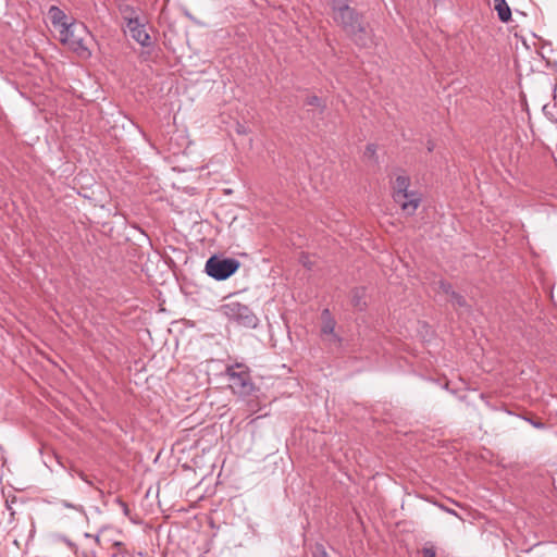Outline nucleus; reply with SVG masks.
I'll return each instance as SVG.
<instances>
[{"mask_svg": "<svg viewBox=\"0 0 557 557\" xmlns=\"http://www.w3.org/2000/svg\"><path fill=\"white\" fill-rule=\"evenodd\" d=\"M333 20L358 46L364 47L368 45L369 38L362 25L361 16L348 4H335Z\"/></svg>", "mask_w": 557, "mask_h": 557, "instance_id": "nucleus-1", "label": "nucleus"}, {"mask_svg": "<svg viewBox=\"0 0 557 557\" xmlns=\"http://www.w3.org/2000/svg\"><path fill=\"white\" fill-rule=\"evenodd\" d=\"M59 33L60 41L67 46L69 49L82 58L90 57L91 53L85 45V39L90 33L84 23L73 21L67 26H64V28H61Z\"/></svg>", "mask_w": 557, "mask_h": 557, "instance_id": "nucleus-2", "label": "nucleus"}, {"mask_svg": "<svg viewBox=\"0 0 557 557\" xmlns=\"http://www.w3.org/2000/svg\"><path fill=\"white\" fill-rule=\"evenodd\" d=\"M219 312L240 326L255 327L258 323V319L250 308L237 300H227L220 306Z\"/></svg>", "mask_w": 557, "mask_h": 557, "instance_id": "nucleus-3", "label": "nucleus"}, {"mask_svg": "<svg viewBox=\"0 0 557 557\" xmlns=\"http://www.w3.org/2000/svg\"><path fill=\"white\" fill-rule=\"evenodd\" d=\"M226 374L230 380V387L235 394L248 396L252 393L255 386L247 366L238 362L227 366Z\"/></svg>", "mask_w": 557, "mask_h": 557, "instance_id": "nucleus-4", "label": "nucleus"}, {"mask_svg": "<svg viewBox=\"0 0 557 557\" xmlns=\"http://www.w3.org/2000/svg\"><path fill=\"white\" fill-rule=\"evenodd\" d=\"M239 268V261L232 258L221 259L210 257L206 262V273L218 281H223L233 275Z\"/></svg>", "mask_w": 557, "mask_h": 557, "instance_id": "nucleus-5", "label": "nucleus"}, {"mask_svg": "<svg viewBox=\"0 0 557 557\" xmlns=\"http://www.w3.org/2000/svg\"><path fill=\"white\" fill-rule=\"evenodd\" d=\"M321 335L330 344L341 347L343 344V338L335 332L336 321L332 317L329 309H324L321 313Z\"/></svg>", "mask_w": 557, "mask_h": 557, "instance_id": "nucleus-6", "label": "nucleus"}, {"mask_svg": "<svg viewBox=\"0 0 557 557\" xmlns=\"http://www.w3.org/2000/svg\"><path fill=\"white\" fill-rule=\"evenodd\" d=\"M393 199L406 215H412L421 203V195L417 190L405 193L404 198L395 197Z\"/></svg>", "mask_w": 557, "mask_h": 557, "instance_id": "nucleus-7", "label": "nucleus"}, {"mask_svg": "<svg viewBox=\"0 0 557 557\" xmlns=\"http://www.w3.org/2000/svg\"><path fill=\"white\" fill-rule=\"evenodd\" d=\"M127 32L129 33L131 37L137 41L143 47L150 46V36L146 30L145 22H143L140 18L135 21L134 24H129L126 26Z\"/></svg>", "mask_w": 557, "mask_h": 557, "instance_id": "nucleus-8", "label": "nucleus"}, {"mask_svg": "<svg viewBox=\"0 0 557 557\" xmlns=\"http://www.w3.org/2000/svg\"><path fill=\"white\" fill-rule=\"evenodd\" d=\"M410 186V177L407 175H397L396 178L392 183L393 188V198L398 197H405V193L411 191L409 189Z\"/></svg>", "mask_w": 557, "mask_h": 557, "instance_id": "nucleus-9", "label": "nucleus"}, {"mask_svg": "<svg viewBox=\"0 0 557 557\" xmlns=\"http://www.w3.org/2000/svg\"><path fill=\"white\" fill-rule=\"evenodd\" d=\"M48 16L52 23V25L58 28L59 30L61 28H64V26H67L71 22H67L66 14L57 5H51L48 11Z\"/></svg>", "mask_w": 557, "mask_h": 557, "instance_id": "nucleus-10", "label": "nucleus"}, {"mask_svg": "<svg viewBox=\"0 0 557 557\" xmlns=\"http://www.w3.org/2000/svg\"><path fill=\"white\" fill-rule=\"evenodd\" d=\"M119 11L126 26L129 24H134L135 21L139 20L137 9L129 4H121L119 7Z\"/></svg>", "mask_w": 557, "mask_h": 557, "instance_id": "nucleus-11", "label": "nucleus"}, {"mask_svg": "<svg viewBox=\"0 0 557 557\" xmlns=\"http://www.w3.org/2000/svg\"><path fill=\"white\" fill-rule=\"evenodd\" d=\"M494 1V9L497 12L498 18L502 22H508L511 18V10L509 5L507 4L506 0H493Z\"/></svg>", "mask_w": 557, "mask_h": 557, "instance_id": "nucleus-12", "label": "nucleus"}, {"mask_svg": "<svg viewBox=\"0 0 557 557\" xmlns=\"http://www.w3.org/2000/svg\"><path fill=\"white\" fill-rule=\"evenodd\" d=\"M441 288L443 289V292L446 295L450 296V301L453 302L454 306H458V307H466L467 306V301H466L465 297L459 295V294H457V293H455L451 289L450 284L445 283V282H441Z\"/></svg>", "mask_w": 557, "mask_h": 557, "instance_id": "nucleus-13", "label": "nucleus"}, {"mask_svg": "<svg viewBox=\"0 0 557 557\" xmlns=\"http://www.w3.org/2000/svg\"><path fill=\"white\" fill-rule=\"evenodd\" d=\"M351 304L355 308L363 310L367 306L366 302V288L356 287L351 292Z\"/></svg>", "mask_w": 557, "mask_h": 557, "instance_id": "nucleus-14", "label": "nucleus"}, {"mask_svg": "<svg viewBox=\"0 0 557 557\" xmlns=\"http://www.w3.org/2000/svg\"><path fill=\"white\" fill-rule=\"evenodd\" d=\"M305 104L306 106H312V107H318L321 109V111H323L326 107L325 102L319 98L318 96H308L305 100Z\"/></svg>", "mask_w": 557, "mask_h": 557, "instance_id": "nucleus-15", "label": "nucleus"}, {"mask_svg": "<svg viewBox=\"0 0 557 557\" xmlns=\"http://www.w3.org/2000/svg\"><path fill=\"white\" fill-rule=\"evenodd\" d=\"M422 555L423 557H436V550H435V547L433 544L431 543H426L423 547H422Z\"/></svg>", "mask_w": 557, "mask_h": 557, "instance_id": "nucleus-16", "label": "nucleus"}, {"mask_svg": "<svg viewBox=\"0 0 557 557\" xmlns=\"http://www.w3.org/2000/svg\"><path fill=\"white\" fill-rule=\"evenodd\" d=\"M525 421H528L532 426L539 430L545 429V423L541 420H533L531 418H524Z\"/></svg>", "mask_w": 557, "mask_h": 557, "instance_id": "nucleus-17", "label": "nucleus"}, {"mask_svg": "<svg viewBox=\"0 0 557 557\" xmlns=\"http://www.w3.org/2000/svg\"><path fill=\"white\" fill-rule=\"evenodd\" d=\"M375 153V146L374 145H368L364 151V156L367 157H373Z\"/></svg>", "mask_w": 557, "mask_h": 557, "instance_id": "nucleus-18", "label": "nucleus"}, {"mask_svg": "<svg viewBox=\"0 0 557 557\" xmlns=\"http://www.w3.org/2000/svg\"><path fill=\"white\" fill-rule=\"evenodd\" d=\"M62 505H63L64 507H66V508H73V509H76V510H79V511H81V510H83V507H82V506H79V505H78V506H76V505H72V504H70V503H67V502H65V500H64V502H62Z\"/></svg>", "mask_w": 557, "mask_h": 557, "instance_id": "nucleus-19", "label": "nucleus"}, {"mask_svg": "<svg viewBox=\"0 0 557 557\" xmlns=\"http://www.w3.org/2000/svg\"><path fill=\"white\" fill-rule=\"evenodd\" d=\"M113 547L116 549V552L112 553V556H113V557H115V556L117 555V553H120V550H121L122 543H120V542H115V543L113 544Z\"/></svg>", "mask_w": 557, "mask_h": 557, "instance_id": "nucleus-20", "label": "nucleus"}, {"mask_svg": "<svg viewBox=\"0 0 557 557\" xmlns=\"http://www.w3.org/2000/svg\"><path fill=\"white\" fill-rule=\"evenodd\" d=\"M314 557H330L329 554L325 552L324 548H321L317 552V554L314 555Z\"/></svg>", "mask_w": 557, "mask_h": 557, "instance_id": "nucleus-21", "label": "nucleus"}, {"mask_svg": "<svg viewBox=\"0 0 557 557\" xmlns=\"http://www.w3.org/2000/svg\"><path fill=\"white\" fill-rule=\"evenodd\" d=\"M78 475L84 482L91 484V482L87 479V475L84 472H79Z\"/></svg>", "mask_w": 557, "mask_h": 557, "instance_id": "nucleus-22", "label": "nucleus"}, {"mask_svg": "<svg viewBox=\"0 0 557 557\" xmlns=\"http://www.w3.org/2000/svg\"><path fill=\"white\" fill-rule=\"evenodd\" d=\"M332 1H333V8L335 7V4L345 3L344 0H332Z\"/></svg>", "mask_w": 557, "mask_h": 557, "instance_id": "nucleus-23", "label": "nucleus"}, {"mask_svg": "<svg viewBox=\"0 0 557 557\" xmlns=\"http://www.w3.org/2000/svg\"><path fill=\"white\" fill-rule=\"evenodd\" d=\"M237 132H238L239 134H246V129H245L243 126H239V127H238V129H237Z\"/></svg>", "mask_w": 557, "mask_h": 557, "instance_id": "nucleus-24", "label": "nucleus"}, {"mask_svg": "<svg viewBox=\"0 0 557 557\" xmlns=\"http://www.w3.org/2000/svg\"><path fill=\"white\" fill-rule=\"evenodd\" d=\"M122 506H123L124 512H127V510H128L127 505L122 503Z\"/></svg>", "mask_w": 557, "mask_h": 557, "instance_id": "nucleus-25", "label": "nucleus"}]
</instances>
